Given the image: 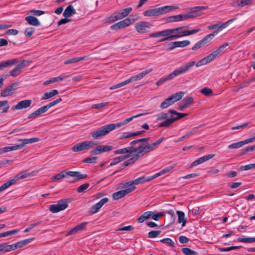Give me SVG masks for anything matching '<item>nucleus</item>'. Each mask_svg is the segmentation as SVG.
I'll use <instances>...</instances> for the list:
<instances>
[{
    "label": "nucleus",
    "mask_w": 255,
    "mask_h": 255,
    "mask_svg": "<svg viewBox=\"0 0 255 255\" xmlns=\"http://www.w3.org/2000/svg\"><path fill=\"white\" fill-rule=\"evenodd\" d=\"M97 143L94 141H85L76 144L71 148L73 152H80L93 147Z\"/></svg>",
    "instance_id": "9d476101"
},
{
    "label": "nucleus",
    "mask_w": 255,
    "mask_h": 255,
    "mask_svg": "<svg viewBox=\"0 0 255 255\" xmlns=\"http://www.w3.org/2000/svg\"><path fill=\"white\" fill-rule=\"evenodd\" d=\"M130 190L129 189H125L124 190H122L120 191H119L118 192H115L113 194V198L115 200H118L120 199L128 194H129V191H130Z\"/></svg>",
    "instance_id": "393cba45"
},
{
    "label": "nucleus",
    "mask_w": 255,
    "mask_h": 255,
    "mask_svg": "<svg viewBox=\"0 0 255 255\" xmlns=\"http://www.w3.org/2000/svg\"><path fill=\"white\" fill-rule=\"evenodd\" d=\"M217 34H218L217 31H214L212 33L206 35L202 39L207 44V43L209 42L214 37V36Z\"/></svg>",
    "instance_id": "79ce46f5"
},
{
    "label": "nucleus",
    "mask_w": 255,
    "mask_h": 255,
    "mask_svg": "<svg viewBox=\"0 0 255 255\" xmlns=\"http://www.w3.org/2000/svg\"><path fill=\"white\" fill-rule=\"evenodd\" d=\"M255 150V144L251 146H249L246 147L245 148L242 150V152L241 154L244 155L246 153L250 151H253Z\"/></svg>",
    "instance_id": "603ef678"
},
{
    "label": "nucleus",
    "mask_w": 255,
    "mask_h": 255,
    "mask_svg": "<svg viewBox=\"0 0 255 255\" xmlns=\"http://www.w3.org/2000/svg\"><path fill=\"white\" fill-rule=\"evenodd\" d=\"M174 168V166H168L160 171V172L155 174L153 175V178H155L161 175H163L165 173H166L167 172H170L171 170H172Z\"/></svg>",
    "instance_id": "a19ab883"
},
{
    "label": "nucleus",
    "mask_w": 255,
    "mask_h": 255,
    "mask_svg": "<svg viewBox=\"0 0 255 255\" xmlns=\"http://www.w3.org/2000/svg\"><path fill=\"white\" fill-rule=\"evenodd\" d=\"M39 140V138L37 137H33L27 139H19L18 141H22L21 144H19L20 149L23 148L25 146L26 144L34 143L35 142H37Z\"/></svg>",
    "instance_id": "cd10ccee"
},
{
    "label": "nucleus",
    "mask_w": 255,
    "mask_h": 255,
    "mask_svg": "<svg viewBox=\"0 0 255 255\" xmlns=\"http://www.w3.org/2000/svg\"><path fill=\"white\" fill-rule=\"evenodd\" d=\"M34 239V238H29L25 239L20 241H19L20 246L21 247H23V246L29 244L31 243L32 241H33Z\"/></svg>",
    "instance_id": "6e6d98bb"
},
{
    "label": "nucleus",
    "mask_w": 255,
    "mask_h": 255,
    "mask_svg": "<svg viewBox=\"0 0 255 255\" xmlns=\"http://www.w3.org/2000/svg\"><path fill=\"white\" fill-rule=\"evenodd\" d=\"M176 214L178 216V223L181 224V227L183 228L185 226L187 222V219L185 217V214L182 211H176Z\"/></svg>",
    "instance_id": "c85d7f7f"
},
{
    "label": "nucleus",
    "mask_w": 255,
    "mask_h": 255,
    "mask_svg": "<svg viewBox=\"0 0 255 255\" xmlns=\"http://www.w3.org/2000/svg\"><path fill=\"white\" fill-rule=\"evenodd\" d=\"M113 149V146L112 145H101L96 146L93 149L90 151V153L91 155H97L104 152H108Z\"/></svg>",
    "instance_id": "4468645a"
},
{
    "label": "nucleus",
    "mask_w": 255,
    "mask_h": 255,
    "mask_svg": "<svg viewBox=\"0 0 255 255\" xmlns=\"http://www.w3.org/2000/svg\"><path fill=\"white\" fill-rule=\"evenodd\" d=\"M131 136H133L132 132H126L123 133V134L120 137V139H124L125 138H129Z\"/></svg>",
    "instance_id": "69168bd1"
},
{
    "label": "nucleus",
    "mask_w": 255,
    "mask_h": 255,
    "mask_svg": "<svg viewBox=\"0 0 255 255\" xmlns=\"http://www.w3.org/2000/svg\"><path fill=\"white\" fill-rule=\"evenodd\" d=\"M175 115V110H170L168 113H162L158 117L157 120H161L166 119V120L159 125V127H167L170 126L171 124L175 121V118H172L168 119L169 114Z\"/></svg>",
    "instance_id": "1a4fd4ad"
},
{
    "label": "nucleus",
    "mask_w": 255,
    "mask_h": 255,
    "mask_svg": "<svg viewBox=\"0 0 255 255\" xmlns=\"http://www.w3.org/2000/svg\"><path fill=\"white\" fill-rule=\"evenodd\" d=\"M153 175L150 177L142 176L132 180L131 184L138 185L153 179Z\"/></svg>",
    "instance_id": "bb28decb"
},
{
    "label": "nucleus",
    "mask_w": 255,
    "mask_h": 255,
    "mask_svg": "<svg viewBox=\"0 0 255 255\" xmlns=\"http://www.w3.org/2000/svg\"><path fill=\"white\" fill-rule=\"evenodd\" d=\"M229 44L225 43L219 47L216 50L214 51L212 53L208 55L205 58L202 59L201 60L198 61L197 63H195L197 67H199L203 65H205L216 58V57L227 47Z\"/></svg>",
    "instance_id": "39448f33"
},
{
    "label": "nucleus",
    "mask_w": 255,
    "mask_h": 255,
    "mask_svg": "<svg viewBox=\"0 0 255 255\" xmlns=\"http://www.w3.org/2000/svg\"><path fill=\"white\" fill-rule=\"evenodd\" d=\"M98 158L96 156L93 157H89L85 159H84L83 161L84 163H96L97 161L98 160Z\"/></svg>",
    "instance_id": "8fccbe9b"
},
{
    "label": "nucleus",
    "mask_w": 255,
    "mask_h": 255,
    "mask_svg": "<svg viewBox=\"0 0 255 255\" xmlns=\"http://www.w3.org/2000/svg\"><path fill=\"white\" fill-rule=\"evenodd\" d=\"M18 62L17 59H12L7 61H2L0 63V70H3L6 67H11Z\"/></svg>",
    "instance_id": "a878e982"
},
{
    "label": "nucleus",
    "mask_w": 255,
    "mask_h": 255,
    "mask_svg": "<svg viewBox=\"0 0 255 255\" xmlns=\"http://www.w3.org/2000/svg\"><path fill=\"white\" fill-rule=\"evenodd\" d=\"M254 168H255V163L250 164L242 166L240 168V170H249Z\"/></svg>",
    "instance_id": "3c124183"
},
{
    "label": "nucleus",
    "mask_w": 255,
    "mask_h": 255,
    "mask_svg": "<svg viewBox=\"0 0 255 255\" xmlns=\"http://www.w3.org/2000/svg\"><path fill=\"white\" fill-rule=\"evenodd\" d=\"M236 19H237L236 17H234L233 18L229 19L227 21L223 23V24H222L221 25L219 24L220 31L222 30L223 29L226 28L228 25V24L229 23L232 22L233 21H235Z\"/></svg>",
    "instance_id": "864d4df0"
},
{
    "label": "nucleus",
    "mask_w": 255,
    "mask_h": 255,
    "mask_svg": "<svg viewBox=\"0 0 255 255\" xmlns=\"http://www.w3.org/2000/svg\"><path fill=\"white\" fill-rule=\"evenodd\" d=\"M108 102H104V103H101L97 104H94L92 106V109H101L102 108H104L107 106L108 105Z\"/></svg>",
    "instance_id": "13d9d810"
},
{
    "label": "nucleus",
    "mask_w": 255,
    "mask_h": 255,
    "mask_svg": "<svg viewBox=\"0 0 255 255\" xmlns=\"http://www.w3.org/2000/svg\"><path fill=\"white\" fill-rule=\"evenodd\" d=\"M25 20L28 23L33 26H39L40 24L38 19L33 16H27L25 17Z\"/></svg>",
    "instance_id": "2f4dec72"
},
{
    "label": "nucleus",
    "mask_w": 255,
    "mask_h": 255,
    "mask_svg": "<svg viewBox=\"0 0 255 255\" xmlns=\"http://www.w3.org/2000/svg\"><path fill=\"white\" fill-rule=\"evenodd\" d=\"M131 23L130 19L127 18L123 20L120 21L111 26L112 30H118L119 29L125 28Z\"/></svg>",
    "instance_id": "f3484780"
},
{
    "label": "nucleus",
    "mask_w": 255,
    "mask_h": 255,
    "mask_svg": "<svg viewBox=\"0 0 255 255\" xmlns=\"http://www.w3.org/2000/svg\"><path fill=\"white\" fill-rule=\"evenodd\" d=\"M32 103L31 100H22L17 103L14 106L12 107L11 109L13 111L17 110H22L27 108L30 106Z\"/></svg>",
    "instance_id": "a211bd4d"
},
{
    "label": "nucleus",
    "mask_w": 255,
    "mask_h": 255,
    "mask_svg": "<svg viewBox=\"0 0 255 255\" xmlns=\"http://www.w3.org/2000/svg\"><path fill=\"white\" fill-rule=\"evenodd\" d=\"M69 171L66 170H63L61 172L58 173L52 177V181H56L69 176Z\"/></svg>",
    "instance_id": "72a5a7b5"
},
{
    "label": "nucleus",
    "mask_w": 255,
    "mask_h": 255,
    "mask_svg": "<svg viewBox=\"0 0 255 255\" xmlns=\"http://www.w3.org/2000/svg\"><path fill=\"white\" fill-rule=\"evenodd\" d=\"M48 109L46 107V106H44L43 107H40V108L38 109L36 111L37 114L39 116L41 115L42 114H43L45 113Z\"/></svg>",
    "instance_id": "774afa93"
},
{
    "label": "nucleus",
    "mask_w": 255,
    "mask_h": 255,
    "mask_svg": "<svg viewBox=\"0 0 255 255\" xmlns=\"http://www.w3.org/2000/svg\"><path fill=\"white\" fill-rule=\"evenodd\" d=\"M90 186V184L88 183H84L81 185H80L77 189V191L78 193H81L83 192L84 190L88 189Z\"/></svg>",
    "instance_id": "5fc2aeb1"
},
{
    "label": "nucleus",
    "mask_w": 255,
    "mask_h": 255,
    "mask_svg": "<svg viewBox=\"0 0 255 255\" xmlns=\"http://www.w3.org/2000/svg\"><path fill=\"white\" fill-rule=\"evenodd\" d=\"M19 149H20V148L19 144H16L15 145L12 146H6L0 149V153H5L12 150H15Z\"/></svg>",
    "instance_id": "e433bc0d"
},
{
    "label": "nucleus",
    "mask_w": 255,
    "mask_h": 255,
    "mask_svg": "<svg viewBox=\"0 0 255 255\" xmlns=\"http://www.w3.org/2000/svg\"><path fill=\"white\" fill-rule=\"evenodd\" d=\"M76 13V10L74 8L73 5H69L65 9L63 12V16L66 18H68L73 14Z\"/></svg>",
    "instance_id": "7c9ffc66"
},
{
    "label": "nucleus",
    "mask_w": 255,
    "mask_h": 255,
    "mask_svg": "<svg viewBox=\"0 0 255 255\" xmlns=\"http://www.w3.org/2000/svg\"><path fill=\"white\" fill-rule=\"evenodd\" d=\"M161 242L168 244L171 247L174 246V243L169 238H165L160 241Z\"/></svg>",
    "instance_id": "0e129e2a"
},
{
    "label": "nucleus",
    "mask_w": 255,
    "mask_h": 255,
    "mask_svg": "<svg viewBox=\"0 0 255 255\" xmlns=\"http://www.w3.org/2000/svg\"><path fill=\"white\" fill-rule=\"evenodd\" d=\"M207 6H195L191 9V11L189 12V13H192L193 14H195V13L198 11H199L202 10L206 9L207 8Z\"/></svg>",
    "instance_id": "de8ad7c7"
},
{
    "label": "nucleus",
    "mask_w": 255,
    "mask_h": 255,
    "mask_svg": "<svg viewBox=\"0 0 255 255\" xmlns=\"http://www.w3.org/2000/svg\"><path fill=\"white\" fill-rule=\"evenodd\" d=\"M175 102V94L172 95L170 97L165 99L160 104V107L161 109H165Z\"/></svg>",
    "instance_id": "5701e85b"
},
{
    "label": "nucleus",
    "mask_w": 255,
    "mask_h": 255,
    "mask_svg": "<svg viewBox=\"0 0 255 255\" xmlns=\"http://www.w3.org/2000/svg\"><path fill=\"white\" fill-rule=\"evenodd\" d=\"M185 28V27H180L176 28V38L192 35L201 30L200 28L192 29L190 30H186Z\"/></svg>",
    "instance_id": "ddd939ff"
},
{
    "label": "nucleus",
    "mask_w": 255,
    "mask_h": 255,
    "mask_svg": "<svg viewBox=\"0 0 255 255\" xmlns=\"http://www.w3.org/2000/svg\"><path fill=\"white\" fill-rule=\"evenodd\" d=\"M160 231H151L148 234V236L150 238H155L161 234Z\"/></svg>",
    "instance_id": "052dcab7"
},
{
    "label": "nucleus",
    "mask_w": 255,
    "mask_h": 255,
    "mask_svg": "<svg viewBox=\"0 0 255 255\" xmlns=\"http://www.w3.org/2000/svg\"><path fill=\"white\" fill-rule=\"evenodd\" d=\"M181 251L185 255H197L198 253L188 248H183Z\"/></svg>",
    "instance_id": "37998d69"
},
{
    "label": "nucleus",
    "mask_w": 255,
    "mask_h": 255,
    "mask_svg": "<svg viewBox=\"0 0 255 255\" xmlns=\"http://www.w3.org/2000/svg\"><path fill=\"white\" fill-rule=\"evenodd\" d=\"M174 77H175V70L173 71L168 76H167L164 78L161 79L159 81H158L156 82V85H157V86H158L161 85L162 84H163L165 81H166L168 80H170V79H172L173 78H174Z\"/></svg>",
    "instance_id": "4c0bfd02"
},
{
    "label": "nucleus",
    "mask_w": 255,
    "mask_h": 255,
    "mask_svg": "<svg viewBox=\"0 0 255 255\" xmlns=\"http://www.w3.org/2000/svg\"><path fill=\"white\" fill-rule=\"evenodd\" d=\"M247 144L246 139L243 141H239L236 143H232L230 144L228 146V148L230 149H236L239 148L245 144Z\"/></svg>",
    "instance_id": "ea45409f"
},
{
    "label": "nucleus",
    "mask_w": 255,
    "mask_h": 255,
    "mask_svg": "<svg viewBox=\"0 0 255 255\" xmlns=\"http://www.w3.org/2000/svg\"><path fill=\"white\" fill-rule=\"evenodd\" d=\"M17 89V82H15L6 87L0 93V96L3 97L9 96L13 94L15 91Z\"/></svg>",
    "instance_id": "2eb2a0df"
},
{
    "label": "nucleus",
    "mask_w": 255,
    "mask_h": 255,
    "mask_svg": "<svg viewBox=\"0 0 255 255\" xmlns=\"http://www.w3.org/2000/svg\"><path fill=\"white\" fill-rule=\"evenodd\" d=\"M88 58H89V56H85L80 57H75V58H73L72 59H67V60H65L64 62V63L65 64H69L70 63H76V62H78L81 60H86V59H88Z\"/></svg>",
    "instance_id": "c9c22d12"
},
{
    "label": "nucleus",
    "mask_w": 255,
    "mask_h": 255,
    "mask_svg": "<svg viewBox=\"0 0 255 255\" xmlns=\"http://www.w3.org/2000/svg\"><path fill=\"white\" fill-rule=\"evenodd\" d=\"M190 44V41L188 40L183 41H176V47H184Z\"/></svg>",
    "instance_id": "c03bdc74"
},
{
    "label": "nucleus",
    "mask_w": 255,
    "mask_h": 255,
    "mask_svg": "<svg viewBox=\"0 0 255 255\" xmlns=\"http://www.w3.org/2000/svg\"><path fill=\"white\" fill-rule=\"evenodd\" d=\"M145 114H146L141 113L135 116H133L129 118H127L122 122H120L116 124H111L103 126L97 129L95 131L92 132L91 133V136L94 139H99L101 138L102 136H105L107 133H108L112 130H114L116 127L118 128L122 127L125 125H126L129 122L131 121L134 118L139 117Z\"/></svg>",
    "instance_id": "f03ea898"
},
{
    "label": "nucleus",
    "mask_w": 255,
    "mask_h": 255,
    "mask_svg": "<svg viewBox=\"0 0 255 255\" xmlns=\"http://www.w3.org/2000/svg\"><path fill=\"white\" fill-rule=\"evenodd\" d=\"M152 26V24L149 22L141 21L136 23L135 27L138 33H144L147 32Z\"/></svg>",
    "instance_id": "dca6fc26"
},
{
    "label": "nucleus",
    "mask_w": 255,
    "mask_h": 255,
    "mask_svg": "<svg viewBox=\"0 0 255 255\" xmlns=\"http://www.w3.org/2000/svg\"><path fill=\"white\" fill-rule=\"evenodd\" d=\"M131 182L132 180L126 182V184H127V186L126 189H129V190H130V191H129V193L134 191L136 188L134 184H131Z\"/></svg>",
    "instance_id": "680f3d73"
},
{
    "label": "nucleus",
    "mask_w": 255,
    "mask_h": 255,
    "mask_svg": "<svg viewBox=\"0 0 255 255\" xmlns=\"http://www.w3.org/2000/svg\"><path fill=\"white\" fill-rule=\"evenodd\" d=\"M109 201L108 198H104L101 199L98 203L94 205L91 208L90 213L91 214H95L99 211L100 209Z\"/></svg>",
    "instance_id": "aec40b11"
},
{
    "label": "nucleus",
    "mask_w": 255,
    "mask_h": 255,
    "mask_svg": "<svg viewBox=\"0 0 255 255\" xmlns=\"http://www.w3.org/2000/svg\"><path fill=\"white\" fill-rule=\"evenodd\" d=\"M195 64V62L190 61L185 65L176 69V75L187 72Z\"/></svg>",
    "instance_id": "6ab92c4d"
},
{
    "label": "nucleus",
    "mask_w": 255,
    "mask_h": 255,
    "mask_svg": "<svg viewBox=\"0 0 255 255\" xmlns=\"http://www.w3.org/2000/svg\"><path fill=\"white\" fill-rule=\"evenodd\" d=\"M175 29H169L158 32H155L150 35V37H157L159 36H165L161 41L173 40L175 38Z\"/></svg>",
    "instance_id": "6e6552de"
},
{
    "label": "nucleus",
    "mask_w": 255,
    "mask_h": 255,
    "mask_svg": "<svg viewBox=\"0 0 255 255\" xmlns=\"http://www.w3.org/2000/svg\"><path fill=\"white\" fill-rule=\"evenodd\" d=\"M215 156V154H210L203 156L200 158H199L198 159L195 160L191 163V164L190 165V167H193L194 166H195L199 164H200L211 159L212 158L214 157Z\"/></svg>",
    "instance_id": "412c9836"
},
{
    "label": "nucleus",
    "mask_w": 255,
    "mask_h": 255,
    "mask_svg": "<svg viewBox=\"0 0 255 255\" xmlns=\"http://www.w3.org/2000/svg\"><path fill=\"white\" fill-rule=\"evenodd\" d=\"M201 93L205 96H209L213 93L212 90L207 87H205L200 90Z\"/></svg>",
    "instance_id": "4d7b16f0"
},
{
    "label": "nucleus",
    "mask_w": 255,
    "mask_h": 255,
    "mask_svg": "<svg viewBox=\"0 0 255 255\" xmlns=\"http://www.w3.org/2000/svg\"><path fill=\"white\" fill-rule=\"evenodd\" d=\"M35 31V28L32 27H27L24 32V35L27 37H30Z\"/></svg>",
    "instance_id": "49530a36"
},
{
    "label": "nucleus",
    "mask_w": 255,
    "mask_h": 255,
    "mask_svg": "<svg viewBox=\"0 0 255 255\" xmlns=\"http://www.w3.org/2000/svg\"><path fill=\"white\" fill-rule=\"evenodd\" d=\"M69 201L70 199L61 200L57 204L51 205L49 207V210L53 213L63 211L67 208V203Z\"/></svg>",
    "instance_id": "9b49d317"
},
{
    "label": "nucleus",
    "mask_w": 255,
    "mask_h": 255,
    "mask_svg": "<svg viewBox=\"0 0 255 255\" xmlns=\"http://www.w3.org/2000/svg\"><path fill=\"white\" fill-rule=\"evenodd\" d=\"M41 223L40 222H38L37 223H35L29 225L24 231V232L27 233L30 231L34 227L39 225Z\"/></svg>",
    "instance_id": "e2e57ef3"
},
{
    "label": "nucleus",
    "mask_w": 255,
    "mask_h": 255,
    "mask_svg": "<svg viewBox=\"0 0 255 255\" xmlns=\"http://www.w3.org/2000/svg\"><path fill=\"white\" fill-rule=\"evenodd\" d=\"M153 212L151 211L144 212L137 219V221L139 223H143L145 220L149 219L153 215Z\"/></svg>",
    "instance_id": "f704fd0d"
},
{
    "label": "nucleus",
    "mask_w": 255,
    "mask_h": 255,
    "mask_svg": "<svg viewBox=\"0 0 255 255\" xmlns=\"http://www.w3.org/2000/svg\"><path fill=\"white\" fill-rule=\"evenodd\" d=\"M25 60H22L20 63L17 64L14 68L11 70L9 72V75L13 77H16L21 72V69L24 67Z\"/></svg>",
    "instance_id": "4be33fe9"
},
{
    "label": "nucleus",
    "mask_w": 255,
    "mask_h": 255,
    "mask_svg": "<svg viewBox=\"0 0 255 255\" xmlns=\"http://www.w3.org/2000/svg\"><path fill=\"white\" fill-rule=\"evenodd\" d=\"M28 176L29 174L27 173H20L14 177L13 179L7 181L0 187V193L7 189L10 186L14 184L16 182V181L19 178L23 179L27 177Z\"/></svg>",
    "instance_id": "f8f14e48"
},
{
    "label": "nucleus",
    "mask_w": 255,
    "mask_h": 255,
    "mask_svg": "<svg viewBox=\"0 0 255 255\" xmlns=\"http://www.w3.org/2000/svg\"><path fill=\"white\" fill-rule=\"evenodd\" d=\"M196 16V14H193L189 13L183 14H178L176 15V21L185 20L189 18L195 17Z\"/></svg>",
    "instance_id": "473e14b6"
},
{
    "label": "nucleus",
    "mask_w": 255,
    "mask_h": 255,
    "mask_svg": "<svg viewBox=\"0 0 255 255\" xmlns=\"http://www.w3.org/2000/svg\"><path fill=\"white\" fill-rule=\"evenodd\" d=\"M150 137H147L134 140L129 143V144L130 145V146L115 150L114 151V153L115 154L126 153V154L131 155L132 153L135 152L137 150V149H135L136 146H134V145L137 143L140 144L142 142L147 143Z\"/></svg>",
    "instance_id": "7ed1b4c3"
},
{
    "label": "nucleus",
    "mask_w": 255,
    "mask_h": 255,
    "mask_svg": "<svg viewBox=\"0 0 255 255\" xmlns=\"http://www.w3.org/2000/svg\"><path fill=\"white\" fill-rule=\"evenodd\" d=\"M58 94V91L57 90H53L50 92H47L44 94L41 98V100H47L48 99Z\"/></svg>",
    "instance_id": "58836bf2"
},
{
    "label": "nucleus",
    "mask_w": 255,
    "mask_h": 255,
    "mask_svg": "<svg viewBox=\"0 0 255 255\" xmlns=\"http://www.w3.org/2000/svg\"><path fill=\"white\" fill-rule=\"evenodd\" d=\"M237 241L242 243H253L255 242V238H239Z\"/></svg>",
    "instance_id": "a18cd8bd"
},
{
    "label": "nucleus",
    "mask_w": 255,
    "mask_h": 255,
    "mask_svg": "<svg viewBox=\"0 0 255 255\" xmlns=\"http://www.w3.org/2000/svg\"><path fill=\"white\" fill-rule=\"evenodd\" d=\"M69 176L71 177H75L74 181L83 179L87 177L86 174H81L79 171H69Z\"/></svg>",
    "instance_id": "c756f323"
},
{
    "label": "nucleus",
    "mask_w": 255,
    "mask_h": 255,
    "mask_svg": "<svg viewBox=\"0 0 255 255\" xmlns=\"http://www.w3.org/2000/svg\"><path fill=\"white\" fill-rule=\"evenodd\" d=\"M132 11V8L130 7L123 9L121 11H115L113 14L110 15L108 18L109 22H114L118 20L125 17Z\"/></svg>",
    "instance_id": "0eeeda50"
},
{
    "label": "nucleus",
    "mask_w": 255,
    "mask_h": 255,
    "mask_svg": "<svg viewBox=\"0 0 255 255\" xmlns=\"http://www.w3.org/2000/svg\"><path fill=\"white\" fill-rule=\"evenodd\" d=\"M240 7H242L244 6L252 4L253 1L252 0H240Z\"/></svg>",
    "instance_id": "338daca9"
},
{
    "label": "nucleus",
    "mask_w": 255,
    "mask_h": 255,
    "mask_svg": "<svg viewBox=\"0 0 255 255\" xmlns=\"http://www.w3.org/2000/svg\"><path fill=\"white\" fill-rule=\"evenodd\" d=\"M175 9V5H166L145 10L143 14L145 16H158Z\"/></svg>",
    "instance_id": "20e7f679"
},
{
    "label": "nucleus",
    "mask_w": 255,
    "mask_h": 255,
    "mask_svg": "<svg viewBox=\"0 0 255 255\" xmlns=\"http://www.w3.org/2000/svg\"><path fill=\"white\" fill-rule=\"evenodd\" d=\"M28 13H31L34 15L39 16L45 13V11L40 10L31 9L28 11Z\"/></svg>",
    "instance_id": "bf43d9fd"
},
{
    "label": "nucleus",
    "mask_w": 255,
    "mask_h": 255,
    "mask_svg": "<svg viewBox=\"0 0 255 255\" xmlns=\"http://www.w3.org/2000/svg\"><path fill=\"white\" fill-rule=\"evenodd\" d=\"M87 224V223L86 222H83L80 224L79 225H77L76 227H75L74 228L70 230L69 231H68L66 234V236H69L70 235H71L74 233L78 232L79 231L83 230L86 228Z\"/></svg>",
    "instance_id": "b1692460"
},
{
    "label": "nucleus",
    "mask_w": 255,
    "mask_h": 255,
    "mask_svg": "<svg viewBox=\"0 0 255 255\" xmlns=\"http://www.w3.org/2000/svg\"><path fill=\"white\" fill-rule=\"evenodd\" d=\"M241 246H232L228 248H219L218 249L220 252H229L233 250L239 249Z\"/></svg>",
    "instance_id": "09e8293b"
},
{
    "label": "nucleus",
    "mask_w": 255,
    "mask_h": 255,
    "mask_svg": "<svg viewBox=\"0 0 255 255\" xmlns=\"http://www.w3.org/2000/svg\"><path fill=\"white\" fill-rule=\"evenodd\" d=\"M152 71V68H150L146 69V70L142 71V72L139 73L137 75H136L135 76H133L131 77L130 78L126 80V81L118 83L117 84L114 85L111 87H110V90H114L117 88H119L120 87H122L131 82L136 81L138 80H139L141 79L143 77L146 76L147 74L149 73Z\"/></svg>",
    "instance_id": "423d86ee"
},
{
    "label": "nucleus",
    "mask_w": 255,
    "mask_h": 255,
    "mask_svg": "<svg viewBox=\"0 0 255 255\" xmlns=\"http://www.w3.org/2000/svg\"><path fill=\"white\" fill-rule=\"evenodd\" d=\"M164 139V137H161L158 140L152 143L142 142L139 144L135 148V149H137V150L135 152V154L133 155L129 159L125 161L123 163V166L126 167L129 164L134 163L140 157H143L149 152L153 150Z\"/></svg>",
    "instance_id": "f257e3e1"
}]
</instances>
